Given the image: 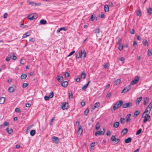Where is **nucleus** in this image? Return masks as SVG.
Instances as JSON below:
<instances>
[{
	"instance_id": "1",
	"label": "nucleus",
	"mask_w": 152,
	"mask_h": 152,
	"mask_svg": "<svg viewBox=\"0 0 152 152\" xmlns=\"http://www.w3.org/2000/svg\"><path fill=\"white\" fill-rule=\"evenodd\" d=\"M123 102L122 100H120L116 102L115 104L113 107V109L114 110L120 107L122 104Z\"/></svg>"
},
{
	"instance_id": "2",
	"label": "nucleus",
	"mask_w": 152,
	"mask_h": 152,
	"mask_svg": "<svg viewBox=\"0 0 152 152\" xmlns=\"http://www.w3.org/2000/svg\"><path fill=\"white\" fill-rule=\"evenodd\" d=\"M152 107V102H151L147 107L143 113L147 114L150 113Z\"/></svg>"
},
{
	"instance_id": "3",
	"label": "nucleus",
	"mask_w": 152,
	"mask_h": 152,
	"mask_svg": "<svg viewBox=\"0 0 152 152\" xmlns=\"http://www.w3.org/2000/svg\"><path fill=\"white\" fill-rule=\"evenodd\" d=\"M142 117L144 118L143 120V122L144 123H145L147 121H148L150 118V116L149 113H143Z\"/></svg>"
},
{
	"instance_id": "4",
	"label": "nucleus",
	"mask_w": 152,
	"mask_h": 152,
	"mask_svg": "<svg viewBox=\"0 0 152 152\" xmlns=\"http://www.w3.org/2000/svg\"><path fill=\"white\" fill-rule=\"evenodd\" d=\"M36 14H31L28 15L27 17L29 20H32L35 19L36 18Z\"/></svg>"
},
{
	"instance_id": "5",
	"label": "nucleus",
	"mask_w": 152,
	"mask_h": 152,
	"mask_svg": "<svg viewBox=\"0 0 152 152\" xmlns=\"http://www.w3.org/2000/svg\"><path fill=\"white\" fill-rule=\"evenodd\" d=\"M139 80V77L138 76L136 77L135 79L132 81L131 83L132 85H134L136 84Z\"/></svg>"
},
{
	"instance_id": "6",
	"label": "nucleus",
	"mask_w": 152,
	"mask_h": 152,
	"mask_svg": "<svg viewBox=\"0 0 152 152\" xmlns=\"http://www.w3.org/2000/svg\"><path fill=\"white\" fill-rule=\"evenodd\" d=\"M52 142L54 143L58 144L59 142L58 138L55 136H53L52 137Z\"/></svg>"
},
{
	"instance_id": "7",
	"label": "nucleus",
	"mask_w": 152,
	"mask_h": 152,
	"mask_svg": "<svg viewBox=\"0 0 152 152\" xmlns=\"http://www.w3.org/2000/svg\"><path fill=\"white\" fill-rule=\"evenodd\" d=\"M132 106V103L131 102L124 103L122 105V107L124 108H126L131 107Z\"/></svg>"
},
{
	"instance_id": "8",
	"label": "nucleus",
	"mask_w": 152,
	"mask_h": 152,
	"mask_svg": "<svg viewBox=\"0 0 152 152\" xmlns=\"http://www.w3.org/2000/svg\"><path fill=\"white\" fill-rule=\"evenodd\" d=\"M28 3L29 5H31L34 6H39L41 4V3H36L34 2L31 1H29L28 2Z\"/></svg>"
},
{
	"instance_id": "9",
	"label": "nucleus",
	"mask_w": 152,
	"mask_h": 152,
	"mask_svg": "<svg viewBox=\"0 0 152 152\" xmlns=\"http://www.w3.org/2000/svg\"><path fill=\"white\" fill-rule=\"evenodd\" d=\"M105 132L104 129H103V130L102 131H98L96 132L95 133V135L96 136H98L99 135H103Z\"/></svg>"
},
{
	"instance_id": "10",
	"label": "nucleus",
	"mask_w": 152,
	"mask_h": 152,
	"mask_svg": "<svg viewBox=\"0 0 152 152\" xmlns=\"http://www.w3.org/2000/svg\"><path fill=\"white\" fill-rule=\"evenodd\" d=\"M68 104L67 102L64 103H63L61 108L63 110H67L68 108Z\"/></svg>"
},
{
	"instance_id": "11",
	"label": "nucleus",
	"mask_w": 152,
	"mask_h": 152,
	"mask_svg": "<svg viewBox=\"0 0 152 152\" xmlns=\"http://www.w3.org/2000/svg\"><path fill=\"white\" fill-rule=\"evenodd\" d=\"M57 80L59 82H62L63 80V78L62 76L60 75H58L57 77Z\"/></svg>"
},
{
	"instance_id": "12",
	"label": "nucleus",
	"mask_w": 152,
	"mask_h": 152,
	"mask_svg": "<svg viewBox=\"0 0 152 152\" xmlns=\"http://www.w3.org/2000/svg\"><path fill=\"white\" fill-rule=\"evenodd\" d=\"M83 129L81 126H80L78 129V134L81 135L83 132Z\"/></svg>"
},
{
	"instance_id": "13",
	"label": "nucleus",
	"mask_w": 152,
	"mask_h": 152,
	"mask_svg": "<svg viewBox=\"0 0 152 152\" xmlns=\"http://www.w3.org/2000/svg\"><path fill=\"white\" fill-rule=\"evenodd\" d=\"M81 56L82 57L85 58L86 55V53L85 50H81Z\"/></svg>"
},
{
	"instance_id": "14",
	"label": "nucleus",
	"mask_w": 152,
	"mask_h": 152,
	"mask_svg": "<svg viewBox=\"0 0 152 152\" xmlns=\"http://www.w3.org/2000/svg\"><path fill=\"white\" fill-rule=\"evenodd\" d=\"M100 105V103L98 102L96 103H95L94 105V106L92 108L93 109H94L95 108H97L99 107Z\"/></svg>"
},
{
	"instance_id": "15",
	"label": "nucleus",
	"mask_w": 152,
	"mask_h": 152,
	"mask_svg": "<svg viewBox=\"0 0 152 152\" xmlns=\"http://www.w3.org/2000/svg\"><path fill=\"white\" fill-rule=\"evenodd\" d=\"M131 116V114H128L126 117V122L127 123H129L130 122L131 119L130 118V117Z\"/></svg>"
},
{
	"instance_id": "16",
	"label": "nucleus",
	"mask_w": 152,
	"mask_h": 152,
	"mask_svg": "<svg viewBox=\"0 0 152 152\" xmlns=\"http://www.w3.org/2000/svg\"><path fill=\"white\" fill-rule=\"evenodd\" d=\"M132 138L130 137H129L125 140L124 142L126 143H128L132 141Z\"/></svg>"
},
{
	"instance_id": "17",
	"label": "nucleus",
	"mask_w": 152,
	"mask_h": 152,
	"mask_svg": "<svg viewBox=\"0 0 152 152\" xmlns=\"http://www.w3.org/2000/svg\"><path fill=\"white\" fill-rule=\"evenodd\" d=\"M15 91L14 88L13 86H10L8 88V91L10 93H13Z\"/></svg>"
},
{
	"instance_id": "18",
	"label": "nucleus",
	"mask_w": 152,
	"mask_h": 152,
	"mask_svg": "<svg viewBox=\"0 0 152 152\" xmlns=\"http://www.w3.org/2000/svg\"><path fill=\"white\" fill-rule=\"evenodd\" d=\"M142 99V97H140L139 98H138L137 99L136 101V105H138L139 104V103L141 102Z\"/></svg>"
},
{
	"instance_id": "19",
	"label": "nucleus",
	"mask_w": 152,
	"mask_h": 152,
	"mask_svg": "<svg viewBox=\"0 0 152 152\" xmlns=\"http://www.w3.org/2000/svg\"><path fill=\"white\" fill-rule=\"evenodd\" d=\"M68 85V82L67 81H65L62 82H61V85L62 86L64 87H66Z\"/></svg>"
},
{
	"instance_id": "20",
	"label": "nucleus",
	"mask_w": 152,
	"mask_h": 152,
	"mask_svg": "<svg viewBox=\"0 0 152 152\" xmlns=\"http://www.w3.org/2000/svg\"><path fill=\"white\" fill-rule=\"evenodd\" d=\"M104 10L105 12H107L109 11V7L107 4H105L104 6Z\"/></svg>"
},
{
	"instance_id": "21",
	"label": "nucleus",
	"mask_w": 152,
	"mask_h": 152,
	"mask_svg": "<svg viewBox=\"0 0 152 152\" xmlns=\"http://www.w3.org/2000/svg\"><path fill=\"white\" fill-rule=\"evenodd\" d=\"M119 125V123L118 122H115L113 125V127L115 128H117Z\"/></svg>"
},
{
	"instance_id": "22",
	"label": "nucleus",
	"mask_w": 152,
	"mask_h": 152,
	"mask_svg": "<svg viewBox=\"0 0 152 152\" xmlns=\"http://www.w3.org/2000/svg\"><path fill=\"white\" fill-rule=\"evenodd\" d=\"M129 87H126L122 90L121 92L122 93H124L128 92L129 90Z\"/></svg>"
},
{
	"instance_id": "23",
	"label": "nucleus",
	"mask_w": 152,
	"mask_h": 152,
	"mask_svg": "<svg viewBox=\"0 0 152 152\" xmlns=\"http://www.w3.org/2000/svg\"><path fill=\"white\" fill-rule=\"evenodd\" d=\"M6 130L9 134H11L13 132V130L11 128L7 127L6 129Z\"/></svg>"
},
{
	"instance_id": "24",
	"label": "nucleus",
	"mask_w": 152,
	"mask_h": 152,
	"mask_svg": "<svg viewBox=\"0 0 152 152\" xmlns=\"http://www.w3.org/2000/svg\"><path fill=\"white\" fill-rule=\"evenodd\" d=\"M121 81L120 79H117V80L114 81L113 82L114 83L115 85H117L119 84Z\"/></svg>"
},
{
	"instance_id": "25",
	"label": "nucleus",
	"mask_w": 152,
	"mask_h": 152,
	"mask_svg": "<svg viewBox=\"0 0 152 152\" xmlns=\"http://www.w3.org/2000/svg\"><path fill=\"white\" fill-rule=\"evenodd\" d=\"M40 24L41 25H45L47 23V21L44 19H42L39 22Z\"/></svg>"
},
{
	"instance_id": "26",
	"label": "nucleus",
	"mask_w": 152,
	"mask_h": 152,
	"mask_svg": "<svg viewBox=\"0 0 152 152\" xmlns=\"http://www.w3.org/2000/svg\"><path fill=\"white\" fill-rule=\"evenodd\" d=\"M5 98L4 97H1L0 98V104H2L4 102Z\"/></svg>"
},
{
	"instance_id": "27",
	"label": "nucleus",
	"mask_w": 152,
	"mask_h": 152,
	"mask_svg": "<svg viewBox=\"0 0 152 152\" xmlns=\"http://www.w3.org/2000/svg\"><path fill=\"white\" fill-rule=\"evenodd\" d=\"M140 113V112L139 110H137L135 111L134 114V118L136 117Z\"/></svg>"
},
{
	"instance_id": "28",
	"label": "nucleus",
	"mask_w": 152,
	"mask_h": 152,
	"mask_svg": "<svg viewBox=\"0 0 152 152\" xmlns=\"http://www.w3.org/2000/svg\"><path fill=\"white\" fill-rule=\"evenodd\" d=\"M149 100V99L148 97L145 98L143 101V104L144 105H146V102H148Z\"/></svg>"
},
{
	"instance_id": "29",
	"label": "nucleus",
	"mask_w": 152,
	"mask_h": 152,
	"mask_svg": "<svg viewBox=\"0 0 152 152\" xmlns=\"http://www.w3.org/2000/svg\"><path fill=\"white\" fill-rule=\"evenodd\" d=\"M128 129L127 128H124L123 129L122 133L123 135H125L128 132Z\"/></svg>"
},
{
	"instance_id": "30",
	"label": "nucleus",
	"mask_w": 152,
	"mask_h": 152,
	"mask_svg": "<svg viewBox=\"0 0 152 152\" xmlns=\"http://www.w3.org/2000/svg\"><path fill=\"white\" fill-rule=\"evenodd\" d=\"M100 127V124L99 122H98L96 125V130H98Z\"/></svg>"
},
{
	"instance_id": "31",
	"label": "nucleus",
	"mask_w": 152,
	"mask_h": 152,
	"mask_svg": "<svg viewBox=\"0 0 152 152\" xmlns=\"http://www.w3.org/2000/svg\"><path fill=\"white\" fill-rule=\"evenodd\" d=\"M142 43L145 46H148V43L147 41L145 39H144Z\"/></svg>"
},
{
	"instance_id": "32",
	"label": "nucleus",
	"mask_w": 152,
	"mask_h": 152,
	"mask_svg": "<svg viewBox=\"0 0 152 152\" xmlns=\"http://www.w3.org/2000/svg\"><path fill=\"white\" fill-rule=\"evenodd\" d=\"M36 133V131L34 130H32L30 132V134L32 136H34Z\"/></svg>"
},
{
	"instance_id": "33",
	"label": "nucleus",
	"mask_w": 152,
	"mask_h": 152,
	"mask_svg": "<svg viewBox=\"0 0 152 152\" xmlns=\"http://www.w3.org/2000/svg\"><path fill=\"white\" fill-rule=\"evenodd\" d=\"M81 56L80 53H77L76 54V57L77 58H79L81 57Z\"/></svg>"
},
{
	"instance_id": "34",
	"label": "nucleus",
	"mask_w": 152,
	"mask_h": 152,
	"mask_svg": "<svg viewBox=\"0 0 152 152\" xmlns=\"http://www.w3.org/2000/svg\"><path fill=\"white\" fill-rule=\"evenodd\" d=\"M86 74L84 72H83L82 73L81 76V78L82 79H84L86 77Z\"/></svg>"
},
{
	"instance_id": "35",
	"label": "nucleus",
	"mask_w": 152,
	"mask_h": 152,
	"mask_svg": "<svg viewBox=\"0 0 152 152\" xmlns=\"http://www.w3.org/2000/svg\"><path fill=\"white\" fill-rule=\"evenodd\" d=\"M69 98L70 99H72L73 98V95L72 92L71 91H70V92H69Z\"/></svg>"
},
{
	"instance_id": "36",
	"label": "nucleus",
	"mask_w": 152,
	"mask_h": 152,
	"mask_svg": "<svg viewBox=\"0 0 152 152\" xmlns=\"http://www.w3.org/2000/svg\"><path fill=\"white\" fill-rule=\"evenodd\" d=\"M94 31L96 34H99L100 32V29L99 28H96Z\"/></svg>"
},
{
	"instance_id": "37",
	"label": "nucleus",
	"mask_w": 152,
	"mask_h": 152,
	"mask_svg": "<svg viewBox=\"0 0 152 152\" xmlns=\"http://www.w3.org/2000/svg\"><path fill=\"white\" fill-rule=\"evenodd\" d=\"M89 111V110L88 108H87L84 112V114L86 115H87L88 114Z\"/></svg>"
},
{
	"instance_id": "38",
	"label": "nucleus",
	"mask_w": 152,
	"mask_h": 152,
	"mask_svg": "<svg viewBox=\"0 0 152 152\" xmlns=\"http://www.w3.org/2000/svg\"><path fill=\"white\" fill-rule=\"evenodd\" d=\"M95 143H96L95 142H93L90 145V149H92V150H93L92 148V147H94L95 145H96V144H95Z\"/></svg>"
},
{
	"instance_id": "39",
	"label": "nucleus",
	"mask_w": 152,
	"mask_h": 152,
	"mask_svg": "<svg viewBox=\"0 0 152 152\" xmlns=\"http://www.w3.org/2000/svg\"><path fill=\"white\" fill-rule=\"evenodd\" d=\"M27 77V75L26 74L22 75L21 77L20 78L21 79H25Z\"/></svg>"
},
{
	"instance_id": "40",
	"label": "nucleus",
	"mask_w": 152,
	"mask_h": 152,
	"mask_svg": "<svg viewBox=\"0 0 152 152\" xmlns=\"http://www.w3.org/2000/svg\"><path fill=\"white\" fill-rule=\"evenodd\" d=\"M30 35V33L29 32H26L23 34V38H25L27 36H29Z\"/></svg>"
},
{
	"instance_id": "41",
	"label": "nucleus",
	"mask_w": 152,
	"mask_h": 152,
	"mask_svg": "<svg viewBox=\"0 0 152 152\" xmlns=\"http://www.w3.org/2000/svg\"><path fill=\"white\" fill-rule=\"evenodd\" d=\"M88 84H85L83 87L82 88V90L83 91H85L86 89L88 87Z\"/></svg>"
},
{
	"instance_id": "42",
	"label": "nucleus",
	"mask_w": 152,
	"mask_h": 152,
	"mask_svg": "<svg viewBox=\"0 0 152 152\" xmlns=\"http://www.w3.org/2000/svg\"><path fill=\"white\" fill-rule=\"evenodd\" d=\"M125 118H120V122L121 124H124V123Z\"/></svg>"
},
{
	"instance_id": "43",
	"label": "nucleus",
	"mask_w": 152,
	"mask_h": 152,
	"mask_svg": "<svg viewBox=\"0 0 152 152\" xmlns=\"http://www.w3.org/2000/svg\"><path fill=\"white\" fill-rule=\"evenodd\" d=\"M53 96H54V93H53V92H51L50 94L49 97V98H51L53 97Z\"/></svg>"
},
{
	"instance_id": "44",
	"label": "nucleus",
	"mask_w": 152,
	"mask_h": 152,
	"mask_svg": "<svg viewBox=\"0 0 152 152\" xmlns=\"http://www.w3.org/2000/svg\"><path fill=\"white\" fill-rule=\"evenodd\" d=\"M123 45L122 44H121L120 45H119V47H118V49L120 50H122L123 49Z\"/></svg>"
},
{
	"instance_id": "45",
	"label": "nucleus",
	"mask_w": 152,
	"mask_h": 152,
	"mask_svg": "<svg viewBox=\"0 0 152 152\" xmlns=\"http://www.w3.org/2000/svg\"><path fill=\"white\" fill-rule=\"evenodd\" d=\"M142 129H139L137 132L136 133V134L137 135H139V134H140L141 132L142 131Z\"/></svg>"
},
{
	"instance_id": "46",
	"label": "nucleus",
	"mask_w": 152,
	"mask_h": 152,
	"mask_svg": "<svg viewBox=\"0 0 152 152\" xmlns=\"http://www.w3.org/2000/svg\"><path fill=\"white\" fill-rule=\"evenodd\" d=\"M148 12L149 14H151L152 13V9L151 8H149L148 10Z\"/></svg>"
},
{
	"instance_id": "47",
	"label": "nucleus",
	"mask_w": 152,
	"mask_h": 152,
	"mask_svg": "<svg viewBox=\"0 0 152 152\" xmlns=\"http://www.w3.org/2000/svg\"><path fill=\"white\" fill-rule=\"evenodd\" d=\"M141 13L140 10H138L137 12V16H140L141 15Z\"/></svg>"
},
{
	"instance_id": "48",
	"label": "nucleus",
	"mask_w": 152,
	"mask_h": 152,
	"mask_svg": "<svg viewBox=\"0 0 152 152\" xmlns=\"http://www.w3.org/2000/svg\"><path fill=\"white\" fill-rule=\"evenodd\" d=\"M137 43L135 41H134L133 43V46L135 48H136L137 47Z\"/></svg>"
},
{
	"instance_id": "49",
	"label": "nucleus",
	"mask_w": 152,
	"mask_h": 152,
	"mask_svg": "<svg viewBox=\"0 0 152 152\" xmlns=\"http://www.w3.org/2000/svg\"><path fill=\"white\" fill-rule=\"evenodd\" d=\"M120 139L118 138H116L114 140H113V141L117 143L119 142L120 141Z\"/></svg>"
},
{
	"instance_id": "50",
	"label": "nucleus",
	"mask_w": 152,
	"mask_h": 152,
	"mask_svg": "<svg viewBox=\"0 0 152 152\" xmlns=\"http://www.w3.org/2000/svg\"><path fill=\"white\" fill-rule=\"evenodd\" d=\"M65 75L66 77H68L70 76V74L68 72H66L65 73Z\"/></svg>"
},
{
	"instance_id": "51",
	"label": "nucleus",
	"mask_w": 152,
	"mask_h": 152,
	"mask_svg": "<svg viewBox=\"0 0 152 152\" xmlns=\"http://www.w3.org/2000/svg\"><path fill=\"white\" fill-rule=\"evenodd\" d=\"M104 67L105 69H107L109 67V64H106L104 66Z\"/></svg>"
},
{
	"instance_id": "52",
	"label": "nucleus",
	"mask_w": 152,
	"mask_h": 152,
	"mask_svg": "<svg viewBox=\"0 0 152 152\" xmlns=\"http://www.w3.org/2000/svg\"><path fill=\"white\" fill-rule=\"evenodd\" d=\"M121 39L120 38H119L118 39V40L117 42V44H118V45H120L121 44Z\"/></svg>"
},
{
	"instance_id": "53",
	"label": "nucleus",
	"mask_w": 152,
	"mask_h": 152,
	"mask_svg": "<svg viewBox=\"0 0 152 152\" xmlns=\"http://www.w3.org/2000/svg\"><path fill=\"white\" fill-rule=\"evenodd\" d=\"M116 138L114 135H112L111 137V140L113 141V140H114Z\"/></svg>"
},
{
	"instance_id": "54",
	"label": "nucleus",
	"mask_w": 152,
	"mask_h": 152,
	"mask_svg": "<svg viewBox=\"0 0 152 152\" xmlns=\"http://www.w3.org/2000/svg\"><path fill=\"white\" fill-rule=\"evenodd\" d=\"M75 53V51H73L71 52L69 54V55L68 56V57L70 56H71L73 54Z\"/></svg>"
},
{
	"instance_id": "55",
	"label": "nucleus",
	"mask_w": 152,
	"mask_h": 152,
	"mask_svg": "<svg viewBox=\"0 0 152 152\" xmlns=\"http://www.w3.org/2000/svg\"><path fill=\"white\" fill-rule=\"evenodd\" d=\"M28 84L26 83H23V87L24 88H25L28 86Z\"/></svg>"
},
{
	"instance_id": "56",
	"label": "nucleus",
	"mask_w": 152,
	"mask_h": 152,
	"mask_svg": "<svg viewBox=\"0 0 152 152\" xmlns=\"http://www.w3.org/2000/svg\"><path fill=\"white\" fill-rule=\"evenodd\" d=\"M148 56H151L152 54V53L151 52V51L150 50H148Z\"/></svg>"
},
{
	"instance_id": "57",
	"label": "nucleus",
	"mask_w": 152,
	"mask_h": 152,
	"mask_svg": "<svg viewBox=\"0 0 152 152\" xmlns=\"http://www.w3.org/2000/svg\"><path fill=\"white\" fill-rule=\"evenodd\" d=\"M49 97L47 96H45L44 97V99L45 100L47 101L49 100Z\"/></svg>"
},
{
	"instance_id": "58",
	"label": "nucleus",
	"mask_w": 152,
	"mask_h": 152,
	"mask_svg": "<svg viewBox=\"0 0 152 152\" xmlns=\"http://www.w3.org/2000/svg\"><path fill=\"white\" fill-rule=\"evenodd\" d=\"M67 30V29L64 27H61L60 28V30H61V31L63 30L66 31Z\"/></svg>"
},
{
	"instance_id": "59",
	"label": "nucleus",
	"mask_w": 152,
	"mask_h": 152,
	"mask_svg": "<svg viewBox=\"0 0 152 152\" xmlns=\"http://www.w3.org/2000/svg\"><path fill=\"white\" fill-rule=\"evenodd\" d=\"M108 5L109 7H112L113 5V4L112 2H110Z\"/></svg>"
},
{
	"instance_id": "60",
	"label": "nucleus",
	"mask_w": 152,
	"mask_h": 152,
	"mask_svg": "<svg viewBox=\"0 0 152 152\" xmlns=\"http://www.w3.org/2000/svg\"><path fill=\"white\" fill-rule=\"evenodd\" d=\"M120 60L122 61H124L125 60V58L123 57H121L120 58Z\"/></svg>"
},
{
	"instance_id": "61",
	"label": "nucleus",
	"mask_w": 152,
	"mask_h": 152,
	"mask_svg": "<svg viewBox=\"0 0 152 152\" xmlns=\"http://www.w3.org/2000/svg\"><path fill=\"white\" fill-rule=\"evenodd\" d=\"M9 124V123L8 122H5L4 123V126H7Z\"/></svg>"
},
{
	"instance_id": "62",
	"label": "nucleus",
	"mask_w": 152,
	"mask_h": 152,
	"mask_svg": "<svg viewBox=\"0 0 152 152\" xmlns=\"http://www.w3.org/2000/svg\"><path fill=\"white\" fill-rule=\"evenodd\" d=\"M15 111L16 112H20V110L18 108H16L15 109Z\"/></svg>"
},
{
	"instance_id": "63",
	"label": "nucleus",
	"mask_w": 152,
	"mask_h": 152,
	"mask_svg": "<svg viewBox=\"0 0 152 152\" xmlns=\"http://www.w3.org/2000/svg\"><path fill=\"white\" fill-rule=\"evenodd\" d=\"M31 106V105L29 103H26V107H29Z\"/></svg>"
},
{
	"instance_id": "64",
	"label": "nucleus",
	"mask_w": 152,
	"mask_h": 152,
	"mask_svg": "<svg viewBox=\"0 0 152 152\" xmlns=\"http://www.w3.org/2000/svg\"><path fill=\"white\" fill-rule=\"evenodd\" d=\"M111 133V132L110 131H108L107 133V136L110 135Z\"/></svg>"
}]
</instances>
